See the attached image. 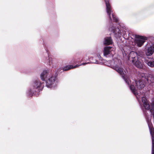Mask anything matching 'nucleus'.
<instances>
[{
	"label": "nucleus",
	"mask_w": 154,
	"mask_h": 154,
	"mask_svg": "<svg viewBox=\"0 0 154 154\" xmlns=\"http://www.w3.org/2000/svg\"><path fill=\"white\" fill-rule=\"evenodd\" d=\"M145 62L149 66L154 68V60L146 59L145 60Z\"/></svg>",
	"instance_id": "4468645a"
},
{
	"label": "nucleus",
	"mask_w": 154,
	"mask_h": 154,
	"mask_svg": "<svg viewBox=\"0 0 154 154\" xmlns=\"http://www.w3.org/2000/svg\"><path fill=\"white\" fill-rule=\"evenodd\" d=\"M132 62L137 68L141 69L143 68V59L140 58L132 56Z\"/></svg>",
	"instance_id": "0eeeda50"
},
{
	"label": "nucleus",
	"mask_w": 154,
	"mask_h": 154,
	"mask_svg": "<svg viewBox=\"0 0 154 154\" xmlns=\"http://www.w3.org/2000/svg\"><path fill=\"white\" fill-rule=\"evenodd\" d=\"M121 26L119 24V26H117V28H116L114 26H112L111 28H109V30L113 32L116 35V36H121L122 34L121 32Z\"/></svg>",
	"instance_id": "1a4fd4ad"
},
{
	"label": "nucleus",
	"mask_w": 154,
	"mask_h": 154,
	"mask_svg": "<svg viewBox=\"0 0 154 154\" xmlns=\"http://www.w3.org/2000/svg\"><path fill=\"white\" fill-rule=\"evenodd\" d=\"M112 41L110 37H106L104 38V44L106 45H109L112 44Z\"/></svg>",
	"instance_id": "ddd939ff"
},
{
	"label": "nucleus",
	"mask_w": 154,
	"mask_h": 154,
	"mask_svg": "<svg viewBox=\"0 0 154 154\" xmlns=\"http://www.w3.org/2000/svg\"><path fill=\"white\" fill-rule=\"evenodd\" d=\"M109 62L111 63V64L109 66L116 70L121 75L126 83L129 86L132 93L136 96L140 106H141L143 103L145 109L151 112V110L153 111L154 110V97L152 99V103L150 106L146 98L143 95L140 94H139L137 93V90L134 85L135 84L137 88L139 89H141L144 86L143 82L139 80L138 81H135V83L133 82L131 83L128 77L124 74L123 69L121 67L122 63L120 60L115 59L109 61Z\"/></svg>",
	"instance_id": "f257e3e1"
},
{
	"label": "nucleus",
	"mask_w": 154,
	"mask_h": 154,
	"mask_svg": "<svg viewBox=\"0 0 154 154\" xmlns=\"http://www.w3.org/2000/svg\"><path fill=\"white\" fill-rule=\"evenodd\" d=\"M144 54L143 52L140 51H138L136 52L132 51L130 52L129 54V57H136L140 58V59H144Z\"/></svg>",
	"instance_id": "9d476101"
},
{
	"label": "nucleus",
	"mask_w": 154,
	"mask_h": 154,
	"mask_svg": "<svg viewBox=\"0 0 154 154\" xmlns=\"http://www.w3.org/2000/svg\"><path fill=\"white\" fill-rule=\"evenodd\" d=\"M88 60V58L87 57H84L83 59L82 58H78L77 59H75L74 58L72 59V60L71 61V63H77L83 61L84 60Z\"/></svg>",
	"instance_id": "2eb2a0df"
},
{
	"label": "nucleus",
	"mask_w": 154,
	"mask_h": 154,
	"mask_svg": "<svg viewBox=\"0 0 154 154\" xmlns=\"http://www.w3.org/2000/svg\"><path fill=\"white\" fill-rule=\"evenodd\" d=\"M106 6V11L107 14L109 16V20L110 21L112 22V19L111 17L110 14H112V17L113 19L114 22H117L118 21V19L113 13L112 11L111 6L109 3L108 0H104Z\"/></svg>",
	"instance_id": "20e7f679"
},
{
	"label": "nucleus",
	"mask_w": 154,
	"mask_h": 154,
	"mask_svg": "<svg viewBox=\"0 0 154 154\" xmlns=\"http://www.w3.org/2000/svg\"><path fill=\"white\" fill-rule=\"evenodd\" d=\"M77 67H78V66L77 65H76L74 66H73L72 65L67 66L65 67H64L63 68V71H66L69 70L71 69Z\"/></svg>",
	"instance_id": "dca6fc26"
},
{
	"label": "nucleus",
	"mask_w": 154,
	"mask_h": 154,
	"mask_svg": "<svg viewBox=\"0 0 154 154\" xmlns=\"http://www.w3.org/2000/svg\"><path fill=\"white\" fill-rule=\"evenodd\" d=\"M148 82L153 83L154 82V77L152 75H150L149 76L147 79Z\"/></svg>",
	"instance_id": "f3484780"
},
{
	"label": "nucleus",
	"mask_w": 154,
	"mask_h": 154,
	"mask_svg": "<svg viewBox=\"0 0 154 154\" xmlns=\"http://www.w3.org/2000/svg\"><path fill=\"white\" fill-rule=\"evenodd\" d=\"M154 52V47L152 46H150L148 47L145 51L146 55L147 56H150L152 55Z\"/></svg>",
	"instance_id": "f8f14e48"
},
{
	"label": "nucleus",
	"mask_w": 154,
	"mask_h": 154,
	"mask_svg": "<svg viewBox=\"0 0 154 154\" xmlns=\"http://www.w3.org/2000/svg\"><path fill=\"white\" fill-rule=\"evenodd\" d=\"M141 76L142 78H143L144 76H145V74L144 73H142L141 75Z\"/></svg>",
	"instance_id": "aec40b11"
},
{
	"label": "nucleus",
	"mask_w": 154,
	"mask_h": 154,
	"mask_svg": "<svg viewBox=\"0 0 154 154\" xmlns=\"http://www.w3.org/2000/svg\"><path fill=\"white\" fill-rule=\"evenodd\" d=\"M48 61L49 64L50 65L53 63V60L51 58H50L49 54H48Z\"/></svg>",
	"instance_id": "a211bd4d"
},
{
	"label": "nucleus",
	"mask_w": 154,
	"mask_h": 154,
	"mask_svg": "<svg viewBox=\"0 0 154 154\" xmlns=\"http://www.w3.org/2000/svg\"><path fill=\"white\" fill-rule=\"evenodd\" d=\"M135 42L137 44V46L139 47H140L143 45L145 40L147 39L146 37L137 35H135Z\"/></svg>",
	"instance_id": "6e6552de"
},
{
	"label": "nucleus",
	"mask_w": 154,
	"mask_h": 154,
	"mask_svg": "<svg viewBox=\"0 0 154 154\" xmlns=\"http://www.w3.org/2000/svg\"><path fill=\"white\" fill-rule=\"evenodd\" d=\"M51 71L50 70H44L40 74L41 80L45 81L46 86L48 88H51L55 82H56V77L51 74Z\"/></svg>",
	"instance_id": "f03ea898"
},
{
	"label": "nucleus",
	"mask_w": 154,
	"mask_h": 154,
	"mask_svg": "<svg viewBox=\"0 0 154 154\" xmlns=\"http://www.w3.org/2000/svg\"><path fill=\"white\" fill-rule=\"evenodd\" d=\"M143 112L144 114L145 115V117L146 119V121L147 122L150 133L152 136V154H154V137L153 135H154V131H153V128L152 127L150 126V119L148 117L147 114L146 113L145 110H143Z\"/></svg>",
	"instance_id": "39448f33"
},
{
	"label": "nucleus",
	"mask_w": 154,
	"mask_h": 154,
	"mask_svg": "<svg viewBox=\"0 0 154 154\" xmlns=\"http://www.w3.org/2000/svg\"><path fill=\"white\" fill-rule=\"evenodd\" d=\"M44 85V83L41 82L39 80H35L32 84L31 89L27 92L28 95L30 97L32 96L33 94L36 95V93L38 95L39 92L42 90Z\"/></svg>",
	"instance_id": "7ed1b4c3"
},
{
	"label": "nucleus",
	"mask_w": 154,
	"mask_h": 154,
	"mask_svg": "<svg viewBox=\"0 0 154 154\" xmlns=\"http://www.w3.org/2000/svg\"><path fill=\"white\" fill-rule=\"evenodd\" d=\"M97 57L99 59L98 60H97L96 59H95V58H94L93 57L88 58V59L90 62L91 63L100 64L102 63L101 61H102V59L99 54L97 55Z\"/></svg>",
	"instance_id": "9b49d317"
},
{
	"label": "nucleus",
	"mask_w": 154,
	"mask_h": 154,
	"mask_svg": "<svg viewBox=\"0 0 154 154\" xmlns=\"http://www.w3.org/2000/svg\"><path fill=\"white\" fill-rule=\"evenodd\" d=\"M103 55L106 57H112L115 54L114 49L109 46L104 48L103 51Z\"/></svg>",
	"instance_id": "423d86ee"
},
{
	"label": "nucleus",
	"mask_w": 154,
	"mask_h": 154,
	"mask_svg": "<svg viewBox=\"0 0 154 154\" xmlns=\"http://www.w3.org/2000/svg\"><path fill=\"white\" fill-rule=\"evenodd\" d=\"M89 63V62H88V63H82L81 64H80V65H78V66L77 65V66H80L81 65H86V64H87Z\"/></svg>",
	"instance_id": "6ab92c4d"
}]
</instances>
